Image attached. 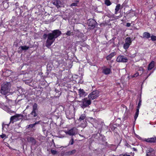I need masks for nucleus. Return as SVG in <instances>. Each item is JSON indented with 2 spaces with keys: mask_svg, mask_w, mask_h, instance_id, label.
<instances>
[{
  "mask_svg": "<svg viewBox=\"0 0 156 156\" xmlns=\"http://www.w3.org/2000/svg\"><path fill=\"white\" fill-rule=\"evenodd\" d=\"M61 34V32L58 30H54L52 31L51 33L48 34H44L43 35V37L44 39L47 38L45 46L49 48L55 41L56 38Z\"/></svg>",
  "mask_w": 156,
  "mask_h": 156,
  "instance_id": "1",
  "label": "nucleus"
},
{
  "mask_svg": "<svg viewBox=\"0 0 156 156\" xmlns=\"http://www.w3.org/2000/svg\"><path fill=\"white\" fill-rule=\"evenodd\" d=\"M11 87V84L10 82H4L2 85L1 93L5 95L6 94L10 91Z\"/></svg>",
  "mask_w": 156,
  "mask_h": 156,
  "instance_id": "2",
  "label": "nucleus"
},
{
  "mask_svg": "<svg viewBox=\"0 0 156 156\" xmlns=\"http://www.w3.org/2000/svg\"><path fill=\"white\" fill-rule=\"evenodd\" d=\"M79 102L81 103L80 106L83 108L88 106L91 104L90 100V99H88L87 98H85Z\"/></svg>",
  "mask_w": 156,
  "mask_h": 156,
  "instance_id": "3",
  "label": "nucleus"
},
{
  "mask_svg": "<svg viewBox=\"0 0 156 156\" xmlns=\"http://www.w3.org/2000/svg\"><path fill=\"white\" fill-rule=\"evenodd\" d=\"M86 118V115L85 114H82L80 115L78 119V121L80 122L83 121V123H82L80 125L82 127L85 128L87 125Z\"/></svg>",
  "mask_w": 156,
  "mask_h": 156,
  "instance_id": "4",
  "label": "nucleus"
},
{
  "mask_svg": "<svg viewBox=\"0 0 156 156\" xmlns=\"http://www.w3.org/2000/svg\"><path fill=\"white\" fill-rule=\"evenodd\" d=\"M97 23L96 22L92 19H90L87 21V24L89 27V28L92 29L94 28Z\"/></svg>",
  "mask_w": 156,
  "mask_h": 156,
  "instance_id": "5",
  "label": "nucleus"
},
{
  "mask_svg": "<svg viewBox=\"0 0 156 156\" xmlns=\"http://www.w3.org/2000/svg\"><path fill=\"white\" fill-rule=\"evenodd\" d=\"M116 60L118 62L126 63L128 62V59L126 56L120 55L117 58Z\"/></svg>",
  "mask_w": 156,
  "mask_h": 156,
  "instance_id": "6",
  "label": "nucleus"
},
{
  "mask_svg": "<svg viewBox=\"0 0 156 156\" xmlns=\"http://www.w3.org/2000/svg\"><path fill=\"white\" fill-rule=\"evenodd\" d=\"M65 133L66 134H68L70 136H73L77 133V129L74 127L68 131H66Z\"/></svg>",
  "mask_w": 156,
  "mask_h": 156,
  "instance_id": "7",
  "label": "nucleus"
},
{
  "mask_svg": "<svg viewBox=\"0 0 156 156\" xmlns=\"http://www.w3.org/2000/svg\"><path fill=\"white\" fill-rule=\"evenodd\" d=\"M22 116L20 114H16L11 117L10 122L13 123L14 122L20 119H22Z\"/></svg>",
  "mask_w": 156,
  "mask_h": 156,
  "instance_id": "8",
  "label": "nucleus"
},
{
  "mask_svg": "<svg viewBox=\"0 0 156 156\" xmlns=\"http://www.w3.org/2000/svg\"><path fill=\"white\" fill-rule=\"evenodd\" d=\"M99 96V93L98 91H94L90 93L88 95V98L90 100H93Z\"/></svg>",
  "mask_w": 156,
  "mask_h": 156,
  "instance_id": "9",
  "label": "nucleus"
},
{
  "mask_svg": "<svg viewBox=\"0 0 156 156\" xmlns=\"http://www.w3.org/2000/svg\"><path fill=\"white\" fill-rule=\"evenodd\" d=\"M102 72L105 75H108L111 73V69L110 68L104 67L102 68Z\"/></svg>",
  "mask_w": 156,
  "mask_h": 156,
  "instance_id": "10",
  "label": "nucleus"
},
{
  "mask_svg": "<svg viewBox=\"0 0 156 156\" xmlns=\"http://www.w3.org/2000/svg\"><path fill=\"white\" fill-rule=\"evenodd\" d=\"M154 154V151L152 148H148L147 150V155L149 156H153Z\"/></svg>",
  "mask_w": 156,
  "mask_h": 156,
  "instance_id": "11",
  "label": "nucleus"
},
{
  "mask_svg": "<svg viewBox=\"0 0 156 156\" xmlns=\"http://www.w3.org/2000/svg\"><path fill=\"white\" fill-rule=\"evenodd\" d=\"M79 94L80 97H84L87 95L86 93L83 89H80L78 90Z\"/></svg>",
  "mask_w": 156,
  "mask_h": 156,
  "instance_id": "12",
  "label": "nucleus"
},
{
  "mask_svg": "<svg viewBox=\"0 0 156 156\" xmlns=\"http://www.w3.org/2000/svg\"><path fill=\"white\" fill-rule=\"evenodd\" d=\"M27 139L28 142H31L33 145H34L36 143V141L33 137H28Z\"/></svg>",
  "mask_w": 156,
  "mask_h": 156,
  "instance_id": "13",
  "label": "nucleus"
},
{
  "mask_svg": "<svg viewBox=\"0 0 156 156\" xmlns=\"http://www.w3.org/2000/svg\"><path fill=\"white\" fill-rule=\"evenodd\" d=\"M145 141L147 142L153 143L156 142V137H153L150 138H148L146 139Z\"/></svg>",
  "mask_w": 156,
  "mask_h": 156,
  "instance_id": "14",
  "label": "nucleus"
},
{
  "mask_svg": "<svg viewBox=\"0 0 156 156\" xmlns=\"http://www.w3.org/2000/svg\"><path fill=\"white\" fill-rule=\"evenodd\" d=\"M115 55V52H112V53H111L110 54L107 56L106 57V58L107 60H110L112 59V57H113Z\"/></svg>",
  "mask_w": 156,
  "mask_h": 156,
  "instance_id": "15",
  "label": "nucleus"
},
{
  "mask_svg": "<svg viewBox=\"0 0 156 156\" xmlns=\"http://www.w3.org/2000/svg\"><path fill=\"white\" fill-rule=\"evenodd\" d=\"M151 37L150 34L147 32H144L143 34V38L148 39Z\"/></svg>",
  "mask_w": 156,
  "mask_h": 156,
  "instance_id": "16",
  "label": "nucleus"
},
{
  "mask_svg": "<svg viewBox=\"0 0 156 156\" xmlns=\"http://www.w3.org/2000/svg\"><path fill=\"white\" fill-rule=\"evenodd\" d=\"M154 62L152 61L148 65V70H151L154 67Z\"/></svg>",
  "mask_w": 156,
  "mask_h": 156,
  "instance_id": "17",
  "label": "nucleus"
},
{
  "mask_svg": "<svg viewBox=\"0 0 156 156\" xmlns=\"http://www.w3.org/2000/svg\"><path fill=\"white\" fill-rule=\"evenodd\" d=\"M40 122V121H37V122H35V123L34 124H30L27 126L28 128H32L33 127H35V125L36 124H39V123Z\"/></svg>",
  "mask_w": 156,
  "mask_h": 156,
  "instance_id": "18",
  "label": "nucleus"
},
{
  "mask_svg": "<svg viewBox=\"0 0 156 156\" xmlns=\"http://www.w3.org/2000/svg\"><path fill=\"white\" fill-rule=\"evenodd\" d=\"M132 40H131L130 37H127L125 39V43L128 44L129 45H131Z\"/></svg>",
  "mask_w": 156,
  "mask_h": 156,
  "instance_id": "19",
  "label": "nucleus"
},
{
  "mask_svg": "<svg viewBox=\"0 0 156 156\" xmlns=\"http://www.w3.org/2000/svg\"><path fill=\"white\" fill-rule=\"evenodd\" d=\"M76 151L75 149H74L72 151L66 152L65 153L66 155H70L74 154Z\"/></svg>",
  "mask_w": 156,
  "mask_h": 156,
  "instance_id": "20",
  "label": "nucleus"
},
{
  "mask_svg": "<svg viewBox=\"0 0 156 156\" xmlns=\"http://www.w3.org/2000/svg\"><path fill=\"white\" fill-rule=\"evenodd\" d=\"M120 7V4H118L116 6L115 9V14H117L118 12L119 11Z\"/></svg>",
  "mask_w": 156,
  "mask_h": 156,
  "instance_id": "21",
  "label": "nucleus"
},
{
  "mask_svg": "<svg viewBox=\"0 0 156 156\" xmlns=\"http://www.w3.org/2000/svg\"><path fill=\"white\" fill-rule=\"evenodd\" d=\"M53 4L55 5L58 8L59 7H60L61 2L58 0H57L53 2Z\"/></svg>",
  "mask_w": 156,
  "mask_h": 156,
  "instance_id": "22",
  "label": "nucleus"
},
{
  "mask_svg": "<svg viewBox=\"0 0 156 156\" xmlns=\"http://www.w3.org/2000/svg\"><path fill=\"white\" fill-rule=\"evenodd\" d=\"M29 48V46H27L26 45L21 46L19 48V49H21V50H28Z\"/></svg>",
  "mask_w": 156,
  "mask_h": 156,
  "instance_id": "23",
  "label": "nucleus"
},
{
  "mask_svg": "<svg viewBox=\"0 0 156 156\" xmlns=\"http://www.w3.org/2000/svg\"><path fill=\"white\" fill-rule=\"evenodd\" d=\"M79 2V1L76 0L75 1V2L71 4V5H70V6L72 7L73 6H77V5Z\"/></svg>",
  "mask_w": 156,
  "mask_h": 156,
  "instance_id": "24",
  "label": "nucleus"
},
{
  "mask_svg": "<svg viewBox=\"0 0 156 156\" xmlns=\"http://www.w3.org/2000/svg\"><path fill=\"white\" fill-rule=\"evenodd\" d=\"M139 109L138 108H137L136 109V114L134 115V118L135 120H136L137 118L138 115H139Z\"/></svg>",
  "mask_w": 156,
  "mask_h": 156,
  "instance_id": "25",
  "label": "nucleus"
},
{
  "mask_svg": "<svg viewBox=\"0 0 156 156\" xmlns=\"http://www.w3.org/2000/svg\"><path fill=\"white\" fill-rule=\"evenodd\" d=\"M37 111L32 110V112L30 113V114L33 115L34 117H36L37 115Z\"/></svg>",
  "mask_w": 156,
  "mask_h": 156,
  "instance_id": "26",
  "label": "nucleus"
},
{
  "mask_svg": "<svg viewBox=\"0 0 156 156\" xmlns=\"http://www.w3.org/2000/svg\"><path fill=\"white\" fill-rule=\"evenodd\" d=\"M130 45L125 43L123 45V47L125 49L127 50L129 48Z\"/></svg>",
  "mask_w": 156,
  "mask_h": 156,
  "instance_id": "27",
  "label": "nucleus"
},
{
  "mask_svg": "<svg viewBox=\"0 0 156 156\" xmlns=\"http://www.w3.org/2000/svg\"><path fill=\"white\" fill-rule=\"evenodd\" d=\"M37 105L36 103H35L34 104L33 106V108L32 110L34 111H37Z\"/></svg>",
  "mask_w": 156,
  "mask_h": 156,
  "instance_id": "28",
  "label": "nucleus"
},
{
  "mask_svg": "<svg viewBox=\"0 0 156 156\" xmlns=\"http://www.w3.org/2000/svg\"><path fill=\"white\" fill-rule=\"evenodd\" d=\"M105 4L107 6H109L111 4V2L109 0H105Z\"/></svg>",
  "mask_w": 156,
  "mask_h": 156,
  "instance_id": "29",
  "label": "nucleus"
},
{
  "mask_svg": "<svg viewBox=\"0 0 156 156\" xmlns=\"http://www.w3.org/2000/svg\"><path fill=\"white\" fill-rule=\"evenodd\" d=\"M74 139L73 137H72L71 138V139L69 141V144L72 145L74 143Z\"/></svg>",
  "mask_w": 156,
  "mask_h": 156,
  "instance_id": "30",
  "label": "nucleus"
},
{
  "mask_svg": "<svg viewBox=\"0 0 156 156\" xmlns=\"http://www.w3.org/2000/svg\"><path fill=\"white\" fill-rule=\"evenodd\" d=\"M151 40L152 41H156V36L154 35H152L151 36Z\"/></svg>",
  "mask_w": 156,
  "mask_h": 156,
  "instance_id": "31",
  "label": "nucleus"
},
{
  "mask_svg": "<svg viewBox=\"0 0 156 156\" xmlns=\"http://www.w3.org/2000/svg\"><path fill=\"white\" fill-rule=\"evenodd\" d=\"M141 99H140L138 105L137 106V108H138V109H139V108L140 107L141 105Z\"/></svg>",
  "mask_w": 156,
  "mask_h": 156,
  "instance_id": "32",
  "label": "nucleus"
},
{
  "mask_svg": "<svg viewBox=\"0 0 156 156\" xmlns=\"http://www.w3.org/2000/svg\"><path fill=\"white\" fill-rule=\"evenodd\" d=\"M72 32H71L70 31H68L66 33V34L68 36H70L72 35Z\"/></svg>",
  "mask_w": 156,
  "mask_h": 156,
  "instance_id": "33",
  "label": "nucleus"
},
{
  "mask_svg": "<svg viewBox=\"0 0 156 156\" xmlns=\"http://www.w3.org/2000/svg\"><path fill=\"white\" fill-rule=\"evenodd\" d=\"M51 152L53 154H55L57 153V151L56 150H51Z\"/></svg>",
  "mask_w": 156,
  "mask_h": 156,
  "instance_id": "34",
  "label": "nucleus"
},
{
  "mask_svg": "<svg viewBox=\"0 0 156 156\" xmlns=\"http://www.w3.org/2000/svg\"><path fill=\"white\" fill-rule=\"evenodd\" d=\"M139 75V73L138 72H137L135 74H134L132 76V77H136L138 76Z\"/></svg>",
  "mask_w": 156,
  "mask_h": 156,
  "instance_id": "35",
  "label": "nucleus"
},
{
  "mask_svg": "<svg viewBox=\"0 0 156 156\" xmlns=\"http://www.w3.org/2000/svg\"><path fill=\"white\" fill-rule=\"evenodd\" d=\"M5 125H7V127H8V126H9V124H4V123H3L2 124V129L3 130L4 129V127H5Z\"/></svg>",
  "mask_w": 156,
  "mask_h": 156,
  "instance_id": "36",
  "label": "nucleus"
},
{
  "mask_svg": "<svg viewBox=\"0 0 156 156\" xmlns=\"http://www.w3.org/2000/svg\"><path fill=\"white\" fill-rule=\"evenodd\" d=\"M138 71H141L142 72L141 74H142L143 73L144 70V69L143 68H139V69L138 70Z\"/></svg>",
  "mask_w": 156,
  "mask_h": 156,
  "instance_id": "37",
  "label": "nucleus"
},
{
  "mask_svg": "<svg viewBox=\"0 0 156 156\" xmlns=\"http://www.w3.org/2000/svg\"><path fill=\"white\" fill-rule=\"evenodd\" d=\"M0 137L2 138H4L6 137V135L4 134H3L0 135Z\"/></svg>",
  "mask_w": 156,
  "mask_h": 156,
  "instance_id": "38",
  "label": "nucleus"
},
{
  "mask_svg": "<svg viewBox=\"0 0 156 156\" xmlns=\"http://www.w3.org/2000/svg\"><path fill=\"white\" fill-rule=\"evenodd\" d=\"M115 38V37H113L111 40H110L109 42H110V43H111V42H113L114 43V41Z\"/></svg>",
  "mask_w": 156,
  "mask_h": 156,
  "instance_id": "39",
  "label": "nucleus"
},
{
  "mask_svg": "<svg viewBox=\"0 0 156 156\" xmlns=\"http://www.w3.org/2000/svg\"><path fill=\"white\" fill-rule=\"evenodd\" d=\"M132 149L133 150V151H135L136 152H137V149L136 148H135L134 147L133 148H132Z\"/></svg>",
  "mask_w": 156,
  "mask_h": 156,
  "instance_id": "40",
  "label": "nucleus"
},
{
  "mask_svg": "<svg viewBox=\"0 0 156 156\" xmlns=\"http://www.w3.org/2000/svg\"><path fill=\"white\" fill-rule=\"evenodd\" d=\"M131 25V24L130 23H128L126 24V26L127 27H129Z\"/></svg>",
  "mask_w": 156,
  "mask_h": 156,
  "instance_id": "41",
  "label": "nucleus"
},
{
  "mask_svg": "<svg viewBox=\"0 0 156 156\" xmlns=\"http://www.w3.org/2000/svg\"><path fill=\"white\" fill-rule=\"evenodd\" d=\"M133 105H131V104H130V108L132 110L133 108Z\"/></svg>",
  "mask_w": 156,
  "mask_h": 156,
  "instance_id": "42",
  "label": "nucleus"
},
{
  "mask_svg": "<svg viewBox=\"0 0 156 156\" xmlns=\"http://www.w3.org/2000/svg\"><path fill=\"white\" fill-rule=\"evenodd\" d=\"M122 156H130L129 155H128L126 154H125L122 155Z\"/></svg>",
  "mask_w": 156,
  "mask_h": 156,
  "instance_id": "43",
  "label": "nucleus"
},
{
  "mask_svg": "<svg viewBox=\"0 0 156 156\" xmlns=\"http://www.w3.org/2000/svg\"><path fill=\"white\" fill-rule=\"evenodd\" d=\"M151 73H150L149 74V75H148V76H147V77L146 78V79H145V80H146V79H147L148 77L149 76H150L151 75Z\"/></svg>",
  "mask_w": 156,
  "mask_h": 156,
  "instance_id": "44",
  "label": "nucleus"
},
{
  "mask_svg": "<svg viewBox=\"0 0 156 156\" xmlns=\"http://www.w3.org/2000/svg\"><path fill=\"white\" fill-rule=\"evenodd\" d=\"M79 135L80 136H82V137H84V136H83V135H80V134H79Z\"/></svg>",
  "mask_w": 156,
  "mask_h": 156,
  "instance_id": "45",
  "label": "nucleus"
},
{
  "mask_svg": "<svg viewBox=\"0 0 156 156\" xmlns=\"http://www.w3.org/2000/svg\"><path fill=\"white\" fill-rule=\"evenodd\" d=\"M124 107L126 108V110H127V107L125 106H124Z\"/></svg>",
  "mask_w": 156,
  "mask_h": 156,
  "instance_id": "46",
  "label": "nucleus"
},
{
  "mask_svg": "<svg viewBox=\"0 0 156 156\" xmlns=\"http://www.w3.org/2000/svg\"><path fill=\"white\" fill-rule=\"evenodd\" d=\"M68 118L69 119H71V118Z\"/></svg>",
  "mask_w": 156,
  "mask_h": 156,
  "instance_id": "47",
  "label": "nucleus"
}]
</instances>
